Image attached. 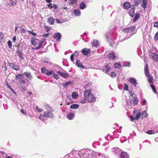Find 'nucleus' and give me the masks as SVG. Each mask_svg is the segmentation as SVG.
I'll return each mask as SVG.
<instances>
[{
  "instance_id": "25",
  "label": "nucleus",
  "mask_w": 158,
  "mask_h": 158,
  "mask_svg": "<svg viewBox=\"0 0 158 158\" xmlns=\"http://www.w3.org/2000/svg\"><path fill=\"white\" fill-rule=\"evenodd\" d=\"M24 74H18L15 75V79L16 81L19 80L24 77Z\"/></svg>"
},
{
  "instance_id": "64",
  "label": "nucleus",
  "mask_w": 158,
  "mask_h": 158,
  "mask_svg": "<svg viewBox=\"0 0 158 158\" xmlns=\"http://www.w3.org/2000/svg\"><path fill=\"white\" fill-rule=\"evenodd\" d=\"M36 109L39 112H41L43 110V109L42 108H40L38 106H37Z\"/></svg>"
},
{
  "instance_id": "61",
  "label": "nucleus",
  "mask_w": 158,
  "mask_h": 158,
  "mask_svg": "<svg viewBox=\"0 0 158 158\" xmlns=\"http://www.w3.org/2000/svg\"><path fill=\"white\" fill-rule=\"evenodd\" d=\"M79 51H76L74 52V54H73L75 56H77L79 55Z\"/></svg>"
},
{
  "instance_id": "34",
  "label": "nucleus",
  "mask_w": 158,
  "mask_h": 158,
  "mask_svg": "<svg viewBox=\"0 0 158 158\" xmlns=\"http://www.w3.org/2000/svg\"><path fill=\"white\" fill-rule=\"evenodd\" d=\"M79 107V105L77 104H73L70 106V107L72 109H76L78 108Z\"/></svg>"
},
{
  "instance_id": "31",
  "label": "nucleus",
  "mask_w": 158,
  "mask_h": 158,
  "mask_svg": "<svg viewBox=\"0 0 158 158\" xmlns=\"http://www.w3.org/2000/svg\"><path fill=\"white\" fill-rule=\"evenodd\" d=\"M141 6L144 9L147 8V0H142V3L141 4Z\"/></svg>"
},
{
  "instance_id": "11",
  "label": "nucleus",
  "mask_w": 158,
  "mask_h": 158,
  "mask_svg": "<svg viewBox=\"0 0 158 158\" xmlns=\"http://www.w3.org/2000/svg\"><path fill=\"white\" fill-rule=\"evenodd\" d=\"M43 107L47 111H54L55 109L51 107L47 103H45L43 105Z\"/></svg>"
},
{
  "instance_id": "12",
  "label": "nucleus",
  "mask_w": 158,
  "mask_h": 158,
  "mask_svg": "<svg viewBox=\"0 0 158 158\" xmlns=\"http://www.w3.org/2000/svg\"><path fill=\"white\" fill-rule=\"evenodd\" d=\"M61 35L60 33L57 32L53 34V38L54 39L57 41H59L61 38Z\"/></svg>"
},
{
  "instance_id": "52",
  "label": "nucleus",
  "mask_w": 158,
  "mask_h": 158,
  "mask_svg": "<svg viewBox=\"0 0 158 158\" xmlns=\"http://www.w3.org/2000/svg\"><path fill=\"white\" fill-rule=\"evenodd\" d=\"M124 89L126 90H128L129 89V87L128 85L126 84H124Z\"/></svg>"
},
{
  "instance_id": "4",
  "label": "nucleus",
  "mask_w": 158,
  "mask_h": 158,
  "mask_svg": "<svg viewBox=\"0 0 158 158\" xmlns=\"http://www.w3.org/2000/svg\"><path fill=\"white\" fill-rule=\"evenodd\" d=\"M111 67L112 65L111 64H106L104 68V71H105V73L107 74H109L111 69Z\"/></svg>"
},
{
  "instance_id": "57",
  "label": "nucleus",
  "mask_w": 158,
  "mask_h": 158,
  "mask_svg": "<svg viewBox=\"0 0 158 158\" xmlns=\"http://www.w3.org/2000/svg\"><path fill=\"white\" fill-rule=\"evenodd\" d=\"M155 40L156 41L158 40V32L156 33L155 35L154 38Z\"/></svg>"
},
{
  "instance_id": "59",
  "label": "nucleus",
  "mask_w": 158,
  "mask_h": 158,
  "mask_svg": "<svg viewBox=\"0 0 158 158\" xmlns=\"http://www.w3.org/2000/svg\"><path fill=\"white\" fill-rule=\"evenodd\" d=\"M28 32L29 34H31L33 36H35L36 35V33H35V32H32L31 31L28 30Z\"/></svg>"
},
{
  "instance_id": "9",
  "label": "nucleus",
  "mask_w": 158,
  "mask_h": 158,
  "mask_svg": "<svg viewBox=\"0 0 158 158\" xmlns=\"http://www.w3.org/2000/svg\"><path fill=\"white\" fill-rule=\"evenodd\" d=\"M77 152L75 150H72L70 153H68L64 157V158H71L72 156H75L76 153Z\"/></svg>"
},
{
  "instance_id": "27",
  "label": "nucleus",
  "mask_w": 158,
  "mask_h": 158,
  "mask_svg": "<svg viewBox=\"0 0 158 158\" xmlns=\"http://www.w3.org/2000/svg\"><path fill=\"white\" fill-rule=\"evenodd\" d=\"M83 155V153L82 152H80L78 154L76 153L75 156H72L71 158H80V157Z\"/></svg>"
},
{
  "instance_id": "38",
  "label": "nucleus",
  "mask_w": 158,
  "mask_h": 158,
  "mask_svg": "<svg viewBox=\"0 0 158 158\" xmlns=\"http://www.w3.org/2000/svg\"><path fill=\"white\" fill-rule=\"evenodd\" d=\"M150 85L154 93L155 94L157 93V92L156 90V88L152 84H150Z\"/></svg>"
},
{
  "instance_id": "28",
  "label": "nucleus",
  "mask_w": 158,
  "mask_h": 158,
  "mask_svg": "<svg viewBox=\"0 0 158 158\" xmlns=\"http://www.w3.org/2000/svg\"><path fill=\"white\" fill-rule=\"evenodd\" d=\"M129 14L131 17H133L135 14V8L131 9L129 12Z\"/></svg>"
},
{
  "instance_id": "46",
  "label": "nucleus",
  "mask_w": 158,
  "mask_h": 158,
  "mask_svg": "<svg viewBox=\"0 0 158 158\" xmlns=\"http://www.w3.org/2000/svg\"><path fill=\"white\" fill-rule=\"evenodd\" d=\"M45 117L44 115L40 114V115L39 118L42 121H44L45 120Z\"/></svg>"
},
{
  "instance_id": "48",
  "label": "nucleus",
  "mask_w": 158,
  "mask_h": 158,
  "mask_svg": "<svg viewBox=\"0 0 158 158\" xmlns=\"http://www.w3.org/2000/svg\"><path fill=\"white\" fill-rule=\"evenodd\" d=\"M141 114L140 112H139L136 115V117L135 118V119L136 120H138L139 119V117L141 116Z\"/></svg>"
},
{
  "instance_id": "33",
  "label": "nucleus",
  "mask_w": 158,
  "mask_h": 158,
  "mask_svg": "<svg viewBox=\"0 0 158 158\" xmlns=\"http://www.w3.org/2000/svg\"><path fill=\"white\" fill-rule=\"evenodd\" d=\"M93 46L94 47H97L99 46V42L97 40H94L93 43Z\"/></svg>"
},
{
  "instance_id": "20",
  "label": "nucleus",
  "mask_w": 158,
  "mask_h": 158,
  "mask_svg": "<svg viewBox=\"0 0 158 158\" xmlns=\"http://www.w3.org/2000/svg\"><path fill=\"white\" fill-rule=\"evenodd\" d=\"M55 19L52 17L48 18L47 19V21L48 23L51 25H53L54 24Z\"/></svg>"
},
{
  "instance_id": "13",
  "label": "nucleus",
  "mask_w": 158,
  "mask_h": 158,
  "mask_svg": "<svg viewBox=\"0 0 158 158\" xmlns=\"http://www.w3.org/2000/svg\"><path fill=\"white\" fill-rule=\"evenodd\" d=\"M91 89H88L85 90L84 92V97L88 98V96H89L91 94Z\"/></svg>"
},
{
  "instance_id": "3",
  "label": "nucleus",
  "mask_w": 158,
  "mask_h": 158,
  "mask_svg": "<svg viewBox=\"0 0 158 158\" xmlns=\"http://www.w3.org/2000/svg\"><path fill=\"white\" fill-rule=\"evenodd\" d=\"M41 72L43 73L46 74L47 76H49L54 73L53 71H49L45 67H43L41 69Z\"/></svg>"
},
{
  "instance_id": "1",
  "label": "nucleus",
  "mask_w": 158,
  "mask_h": 158,
  "mask_svg": "<svg viewBox=\"0 0 158 158\" xmlns=\"http://www.w3.org/2000/svg\"><path fill=\"white\" fill-rule=\"evenodd\" d=\"M144 71L145 76L148 77V82L150 84H152L154 81L153 78L152 76L150 74L148 70V64H147L145 66Z\"/></svg>"
},
{
  "instance_id": "53",
  "label": "nucleus",
  "mask_w": 158,
  "mask_h": 158,
  "mask_svg": "<svg viewBox=\"0 0 158 158\" xmlns=\"http://www.w3.org/2000/svg\"><path fill=\"white\" fill-rule=\"evenodd\" d=\"M52 74L53 75V77L56 79H58L59 78V76L56 74H55V73L54 72V74Z\"/></svg>"
},
{
  "instance_id": "30",
  "label": "nucleus",
  "mask_w": 158,
  "mask_h": 158,
  "mask_svg": "<svg viewBox=\"0 0 158 158\" xmlns=\"http://www.w3.org/2000/svg\"><path fill=\"white\" fill-rule=\"evenodd\" d=\"M80 8L81 9H84L86 7V5L84 2H81L79 5Z\"/></svg>"
},
{
  "instance_id": "55",
  "label": "nucleus",
  "mask_w": 158,
  "mask_h": 158,
  "mask_svg": "<svg viewBox=\"0 0 158 158\" xmlns=\"http://www.w3.org/2000/svg\"><path fill=\"white\" fill-rule=\"evenodd\" d=\"M147 133L149 134H152L154 133V132L153 130H149L147 131Z\"/></svg>"
},
{
  "instance_id": "6",
  "label": "nucleus",
  "mask_w": 158,
  "mask_h": 158,
  "mask_svg": "<svg viewBox=\"0 0 158 158\" xmlns=\"http://www.w3.org/2000/svg\"><path fill=\"white\" fill-rule=\"evenodd\" d=\"M53 111H45L44 112V115L46 118H54V116L53 115L52 112Z\"/></svg>"
},
{
  "instance_id": "36",
  "label": "nucleus",
  "mask_w": 158,
  "mask_h": 158,
  "mask_svg": "<svg viewBox=\"0 0 158 158\" xmlns=\"http://www.w3.org/2000/svg\"><path fill=\"white\" fill-rule=\"evenodd\" d=\"M17 54L18 56L21 58L22 59H24V57L23 56V54L21 51L20 50H18L17 51Z\"/></svg>"
},
{
  "instance_id": "32",
  "label": "nucleus",
  "mask_w": 158,
  "mask_h": 158,
  "mask_svg": "<svg viewBox=\"0 0 158 158\" xmlns=\"http://www.w3.org/2000/svg\"><path fill=\"white\" fill-rule=\"evenodd\" d=\"M43 41H39V45L38 46L35 48H33L32 49L34 50H37L39 49H40L43 43Z\"/></svg>"
},
{
  "instance_id": "22",
  "label": "nucleus",
  "mask_w": 158,
  "mask_h": 158,
  "mask_svg": "<svg viewBox=\"0 0 158 158\" xmlns=\"http://www.w3.org/2000/svg\"><path fill=\"white\" fill-rule=\"evenodd\" d=\"M57 73L60 76H61V77L64 78H67L68 77L69 75L68 73H63L60 71H57Z\"/></svg>"
},
{
  "instance_id": "29",
  "label": "nucleus",
  "mask_w": 158,
  "mask_h": 158,
  "mask_svg": "<svg viewBox=\"0 0 158 158\" xmlns=\"http://www.w3.org/2000/svg\"><path fill=\"white\" fill-rule=\"evenodd\" d=\"M113 151L115 154H118L120 152L121 150L118 148H115L113 149Z\"/></svg>"
},
{
  "instance_id": "40",
  "label": "nucleus",
  "mask_w": 158,
  "mask_h": 158,
  "mask_svg": "<svg viewBox=\"0 0 158 158\" xmlns=\"http://www.w3.org/2000/svg\"><path fill=\"white\" fill-rule=\"evenodd\" d=\"M131 65V63L129 61H127L124 62L123 66L124 67H129Z\"/></svg>"
},
{
  "instance_id": "10",
  "label": "nucleus",
  "mask_w": 158,
  "mask_h": 158,
  "mask_svg": "<svg viewBox=\"0 0 158 158\" xmlns=\"http://www.w3.org/2000/svg\"><path fill=\"white\" fill-rule=\"evenodd\" d=\"M96 98L94 96L92 93H91L87 98V100L88 102H95L96 100Z\"/></svg>"
},
{
  "instance_id": "51",
  "label": "nucleus",
  "mask_w": 158,
  "mask_h": 158,
  "mask_svg": "<svg viewBox=\"0 0 158 158\" xmlns=\"http://www.w3.org/2000/svg\"><path fill=\"white\" fill-rule=\"evenodd\" d=\"M4 37V35L2 32H0V42H2V39Z\"/></svg>"
},
{
  "instance_id": "37",
  "label": "nucleus",
  "mask_w": 158,
  "mask_h": 158,
  "mask_svg": "<svg viewBox=\"0 0 158 158\" xmlns=\"http://www.w3.org/2000/svg\"><path fill=\"white\" fill-rule=\"evenodd\" d=\"M9 1L11 2L12 3H9V5L10 6L15 5L16 4L17 1V0H9Z\"/></svg>"
},
{
  "instance_id": "14",
  "label": "nucleus",
  "mask_w": 158,
  "mask_h": 158,
  "mask_svg": "<svg viewBox=\"0 0 158 158\" xmlns=\"http://www.w3.org/2000/svg\"><path fill=\"white\" fill-rule=\"evenodd\" d=\"M128 81L133 86H136L137 85V83L136 80L133 78H131L129 79Z\"/></svg>"
},
{
  "instance_id": "21",
  "label": "nucleus",
  "mask_w": 158,
  "mask_h": 158,
  "mask_svg": "<svg viewBox=\"0 0 158 158\" xmlns=\"http://www.w3.org/2000/svg\"><path fill=\"white\" fill-rule=\"evenodd\" d=\"M76 64L79 67H81L83 69L85 68V66L83 65L82 63L78 60H77Z\"/></svg>"
},
{
  "instance_id": "60",
  "label": "nucleus",
  "mask_w": 158,
  "mask_h": 158,
  "mask_svg": "<svg viewBox=\"0 0 158 158\" xmlns=\"http://www.w3.org/2000/svg\"><path fill=\"white\" fill-rule=\"evenodd\" d=\"M9 88L10 89V90L15 94H16L15 90L11 87L10 86H8Z\"/></svg>"
},
{
  "instance_id": "7",
  "label": "nucleus",
  "mask_w": 158,
  "mask_h": 158,
  "mask_svg": "<svg viewBox=\"0 0 158 158\" xmlns=\"http://www.w3.org/2000/svg\"><path fill=\"white\" fill-rule=\"evenodd\" d=\"M149 56H150V58L153 59L156 62H158V55L155 52L151 53L149 54Z\"/></svg>"
},
{
  "instance_id": "56",
  "label": "nucleus",
  "mask_w": 158,
  "mask_h": 158,
  "mask_svg": "<svg viewBox=\"0 0 158 158\" xmlns=\"http://www.w3.org/2000/svg\"><path fill=\"white\" fill-rule=\"evenodd\" d=\"M146 100L145 98H143L142 102V103L141 104L143 106L145 105L146 103Z\"/></svg>"
},
{
  "instance_id": "45",
  "label": "nucleus",
  "mask_w": 158,
  "mask_h": 158,
  "mask_svg": "<svg viewBox=\"0 0 158 158\" xmlns=\"http://www.w3.org/2000/svg\"><path fill=\"white\" fill-rule=\"evenodd\" d=\"M142 116L143 118H145L147 116V111H143L142 114Z\"/></svg>"
},
{
  "instance_id": "17",
  "label": "nucleus",
  "mask_w": 158,
  "mask_h": 158,
  "mask_svg": "<svg viewBox=\"0 0 158 158\" xmlns=\"http://www.w3.org/2000/svg\"><path fill=\"white\" fill-rule=\"evenodd\" d=\"M75 116L73 113L70 112L69 113L66 115L67 118L69 120H72L74 118Z\"/></svg>"
},
{
  "instance_id": "2",
  "label": "nucleus",
  "mask_w": 158,
  "mask_h": 158,
  "mask_svg": "<svg viewBox=\"0 0 158 158\" xmlns=\"http://www.w3.org/2000/svg\"><path fill=\"white\" fill-rule=\"evenodd\" d=\"M135 29V27L131 26L127 28H124L123 30L122 31L125 33H131L134 31Z\"/></svg>"
},
{
  "instance_id": "39",
  "label": "nucleus",
  "mask_w": 158,
  "mask_h": 158,
  "mask_svg": "<svg viewBox=\"0 0 158 158\" xmlns=\"http://www.w3.org/2000/svg\"><path fill=\"white\" fill-rule=\"evenodd\" d=\"M140 15L139 14H136L135 15V17L133 20V21L134 22H135L139 17Z\"/></svg>"
},
{
  "instance_id": "19",
  "label": "nucleus",
  "mask_w": 158,
  "mask_h": 158,
  "mask_svg": "<svg viewBox=\"0 0 158 158\" xmlns=\"http://www.w3.org/2000/svg\"><path fill=\"white\" fill-rule=\"evenodd\" d=\"M123 8L128 9L131 6V4L128 2H125L123 4Z\"/></svg>"
},
{
  "instance_id": "18",
  "label": "nucleus",
  "mask_w": 158,
  "mask_h": 158,
  "mask_svg": "<svg viewBox=\"0 0 158 158\" xmlns=\"http://www.w3.org/2000/svg\"><path fill=\"white\" fill-rule=\"evenodd\" d=\"M120 157L121 158H129V156L128 154L124 152L121 153Z\"/></svg>"
},
{
  "instance_id": "44",
  "label": "nucleus",
  "mask_w": 158,
  "mask_h": 158,
  "mask_svg": "<svg viewBox=\"0 0 158 158\" xmlns=\"http://www.w3.org/2000/svg\"><path fill=\"white\" fill-rule=\"evenodd\" d=\"M110 35V33H107L106 35V38L108 41H110V40L112 39L111 37H109V36Z\"/></svg>"
},
{
  "instance_id": "63",
  "label": "nucleus",
  "mask_w": 158,
  "mask_h": 158,
  "mask_svg": "<svg viewBox=\"0 0 158 158\" xmlns=\"http://www.w3.org/2000/svg\"><path fill=\"white\" fill-rule=\"evenodd\" d=\"M132 98H131L132 101L137 100V96H136V95H135L133 97H132Z\"/></svg>"
},
{
  "instance_id": "49",
  "label": "nucleus",
  "mask_w": 158,
  "mask_h": 158,
  "mask_svg": "<svg viewBox=\"0 0 158 158\" xmlns=\"http://www.w3.org/2000/svg\"><path fill=\"white\" fill-rule=\"evenodd\" d=\"M110 75L112 77H115L116 76V73L114 72H111Z\"/></svg>"
},
{
  "instance_id": "5",
  "label": "nucleus",
  "mask_w": 158,
  "mask_h": 158,
  "mask_svg": "<svg viewBox=\"0 0 158 158\" xmlns=\"http://www.w3.org/2000/svg\"><path fill=\"white\" fill-rule=\"evenodd\" d=\"M88 158H95L97 154L96 152L92 150H89L88 152Z\"/></svg>"
},
{
  "instance_id": "16",
  "label": "nucleus",
  "mask_w": 158,
  "mask_h": 158,
  "mask_svg": "<svg viewBox=\"0 0 158 158\" xmlns=\"http://www.w3.org/2000/svg\"><path fill=\"white\" fill-rule=\"evenodd\" d=\"M108 56L109 59L111 60H114L116 57L114 52L108 54Z\"/></svg>"
},
{
  "instance_id": "41",
  "label": "nucleus",
  "mask_w": 158,
  "mask_h": 158,
  "mask_svg": "<svg viewBox=\"0 0 158 158\" xmlns=\"http://www.w3.org/2000/svg\"><path fill=\"white\" fill-rule=\"evenodd\" d=\"M114 66L115 69H118L120 68L121 67V65L120 64L117 62H116L114 63Z\"/></svg>"
},
{
  "instance_id": "50",
  "label": "nucleus",
  "mask_w": 158,
  "mask_h": 158,
  "mask_svg": "<svg viewBox=\"0 0 158 158\" xmlns=\"http://www.w3.org/2000/svg\"><path fill=\"white\" fill-rule=\"evenodd\" d=\"M7 44L9 48H11L12 47V42L10 40H9L7 42Z\"/></svg>"
},
{
  "instance_id": "43",
  "label": "nucleus",
  "mask_w": 158,
  "mask_h": 158,
  "mask_svg": "<svg viewBox=\"0 0 158 158\" xmlns=\"http://www.w3.org/2000/svg\"><path fill=\"white\" fill-rule=\"evenodd\" d=\"M128 92H129V93L130 94V97H129V98H130V99H131L132 98V97H133L134 96H135L136 95V94L133 93H132L131 92V91L130 90L129 91H128Z\"/></svg>"
},
{
  "instance_id": "8",
  "label": "nucleus",
  "mask_w": 158,
  "mask_h": 158,
  "mask_svg": "<svg viewBox=\"0 0 158 158\" xmlns=\"http://www.w3.org/2000/svg\"><path fill=\"white\" fill-rule=\"evenodd\" d=\"M91 51L90 49L85 48L81 50V52L84 55L88 56L90 54Z\"/></svg>"
},
{
  "instance_id": "35",
  "label": "nucleus",
  "mask_w": 158,
  "mask_h": 158,
  "mask_svg": "<svg viewBox=\"0 0 158 158\" xmlns=\"http://www.w3.org/2000/svg\"><path fill=\"white\" fill-rule=\"evenodd\" d=\"M78 96V94L76 92H74L72 94V98L73 99L77 98Z\"/></svg>"
},
{
  "instance_id": "42",
  "label": "nucleus",
  "mask_w": 158,
  "mask_h": 158,
  "mask_svg": "<svg viewBox=\"0 0 158 158\" xmlns=\"http://www.w3.org/2000/svg\"><path fill=\"white\" fill-rule=\"evenodd\" d=\"M12 68L14 70L16 71L19 70L20 69V67L19 66L15 64H14Z\"/></svg>"
},
{
  "instance_id": "23",
  "label": "nucleus",
  "mask_w": 158,
  "mask_h": 158,
  "mask_svg": "<svg viewBox=\"0 0 158 158\" xmlns=\"http://www.w3.org/2000/svg\"><path fill=\"white\" fill-rule=\"evenodd\" d=\"M73 12L75 15L76 16H79L81 15V12L78 9H75L73 10Z\"/></svg>"
},
{
  "instance_id": "58",
  "label": "nucleus",
  "mask_w": 158,
  "mask_h": 158,
  "mask_svg": "<svg viewBox=\"0 0 158 158\" xmlns=\"http://www.w3.org/2000/svg\"><path fill=\"white\" fill-rule=\"evenodd\" d=\"M134 106L137 105L138 104L139 101L138 100L132 101Z\"/></svg>"
},
{
  "instance_id": "26",
  "label": "nucleus",
  "mask_w": 158,
  "mask_h": 158,
  "mask_svg": "<svg viewBox=\"0 0 158 158\" xmlns=\"http://www.w3.org/2000/svg\"><path fill=\"white\" fill-rule=\"evenodd\" d=\"M126 105L128 106V108H131V106L132 104L131 99H127L126 100Z\"/></svg>"
},
{
  "instance_id": "24",
  "label": "nucleus",
  "mask_w": 158,
  "mask_h": 158,
  "mask_svg": "<svg viewBox=\"0 0 158 158\" xmlns=\"http://www.w3.org/2000/svg\"><path fill=\"white\" fill-rule=\"evenodd\" d=\"M24 74H25L27 77L30 80L32 79L33 77L30 72H25L23 73Z\"/></svg>"
},
{
  "instance_id": "47",
  "label": "nucleus",
  "mask_w": 158,
  "mask_h": 158,
  "mask_svg": "<svg viewBox=\"0 0 158 158\" xmlns=\"http://www.w3.org/2000/svg\"><path fill=\"white\" fill-rule=\"evenodd\" d=\"M87 98L84 97L80 101V103L82 104H84L85 103L87 100Z\"/></svg>"
},
{
  "instance_id": "15",
  "label": "nucleus",
  "mask_w": 158,
  "mask_h": 158,
  "mask_svg": "<svg viewBox=\"0 0 158 158\" xmlns=\"http://www.w3.org/2000/svg\"><path fill=\"white\" fill-rule=\"evenodd\" d=\"M39 40L35 38L34 37H32L31 38V42L32 44L34 45H37V43H39Z\"/></svg>"
},
{
  "instance_id": "54",
  "label": "nucleus",
  "mask_w": 158,
  "mask_h": 158,
  "mask_svg": "<svg viewBox=\"0 0 158 158\" xmlns=\"http://www.w3.org/2000/svg\"><path fill=\"white\" fill-rule=\"evenodd\" d=\"M19 82L20 84H24L26 83L25 80L22 79L19 80Z\"/></svg>"
},
{
  "instance_id": "62",
  "label": "nucleus",
  "mask_w": 158,
  "mask_h": 158,
  "mask_svg": "<svg viewBox=\"0 0 158 158\" xmlns=\"http://www.w3.org/2000/svg\"><path fill=\"white\" fill-rule=\"evenodd\" d=\"M21 112L24 115H27V114L24 110L22 109L20 110Z\"/></svg>"
}]
</instances>
